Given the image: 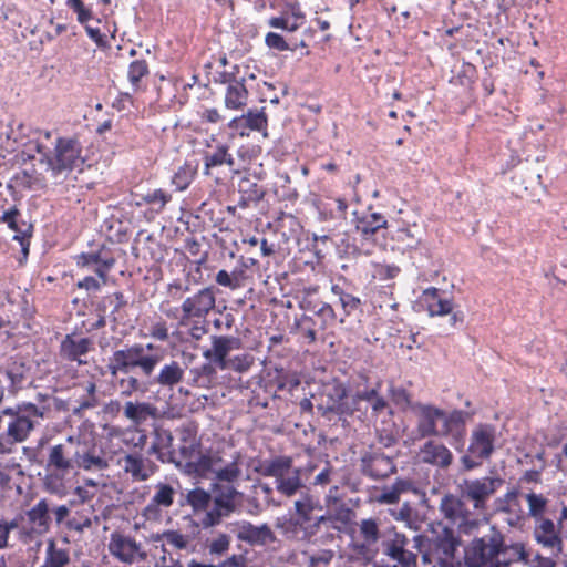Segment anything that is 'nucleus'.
Wrapping results in <instances>:
<instances>
[{
    "label": "nucleus",
    "mask_w": 567,
    "mask_h": 567,
    "mask_svg": "<svg viewBox=\"0 0 567 567\" xmlns=\"http://www.w3.org/2000/svg\"><path fill=\"white\" fill-rule=\"evenodd\" d=\"M243 121L251 131H261L267 126V116L264 109L260 111L249 110L246 114L238 116L234 124H238V122L240 123Z\"/></svg>",
    "instance_id": "obj_46"
},
{
    "label": "nucleus",
    "mask_w": 567,
    "mask_h": 567,
    "mask_svg": "<svg viewBox=\"0 0 567 567\" xmlns=\"http://www.w3.org/2000/svg\"><path fill=\"white\" fill-rule=\"evenodd\" d=\"M175 436L169 429L156 426L152 432V443L147 450L148 455H154L163 464H173L187 476H206L214 470L218 462V452L205 451L195 462H185L188 450L185 446H174Z\"/></svg>",
    "instance_id": "obj_5"
},
{
    "label": "nucleus",
    "mask_w": 567,
    "mask_h": 567,
    "mask_svg": "<svg viewBox=\"0 0 567 567\" xmlns=\"http://www.w3.org/2000/svg\"><path fill=\"white\" fill-rule=\"evenodd\" d=\"M300 307L311 315H302L295 319L293 328L307 344L318 339V332L333 327L337 313L332 306L324 301L303 300Z\"/></svg>",
    "instance_id": "obj_10"
},
{
    "label": "nucleus",
    "mask_w": 567,
    "mask_h": 567,
    "mask_svg": "<svg viewBox=\"0 0 567 567\" xmlns=\"http://www.w3.org/2000/svg\"><path fill=\"white\" fill-rule=\"evenodd\" d=\"M7 227L13 231L12 239L19 243L23 255L28 256L30 240L33 236V225L22 218V213L18 204H16L12 214L10 215Z\"/></svg>",
    "instance_id": "obj_26"
},
{
    "label": "nucleus",
    "mask_w": 567,
    "mask_h": 567,
    "mask_svg": "<svg viewBox=\"0 0 567 567\" xmlns=\"http://www.w3.org/2000/svg\"><path fill=\"white\" fill-rule=\"evenodd\" d=\"M216 373V368L212 361L203 363L189 369L187 384L194 388L208 389L213 384Z\"/></svg>",
    "instance_id": "obj_38"
},
{
    "label": "nucleus",
    "mask_w": 567,
    "mask_h": 567,
    "mask_svg": "<svg viewBox=\"0 0 567 567\" xmlns=\"http://www.w3.org/2000/svg\"><path fill=\"white\" fill-rule=\"evenodd\" d=\"M416 431L421 437H450V444L462 452L465 445L466 421L470 413L453 410L450 413L432 404L416 405Z\"/></svg>",
    "instance_id": "obj_6"
},
{
    "label": "nucleus",
    "mask_w": 567,
    "mask_h": 567,
    "mask_svg": "<svg viewBox=\"0 0 567 567\" xmlns=\"http://www.w3.org/2000/svg\"><path fill=\"white\" fill-rule=\"evenodd\" d=\"M497 512L504 515L503 520L511 527L519 528L524 525L525 513L518 501V491L511 489L496 502Z\"/></svg>",
    "instance_id": "obj_23"
},
{
    "label": "nucleus",
    "mask_w": 567,
    "mask_h": 567,
    "mask_svg": "<svg viewBox=\"0 0 567 567\" xmlns=\"http://www.w3.org/2000/svg\"><path fill=\"white\" fill-rule=\"evenodd\" d=\"M389 395L393 403L400 408H405L410 404V395L403 386L390 385Z\"/></svg>",
    "instance_id": "obj_60"
},
{
    "label": "nucleus",
    "mask_w": 567,
    "mask_h": 567,
    "mask_svg": "<svg viewBox=\"0 0 567 567\" xmlns=\"http://www.w3.org/2000/svg\"><path fill=\"white\" fill-rule=\"evenodd\" d=\"M354 225L362 238L368 240L380 229L386 228L388 220L381 213L363 212L361 215L355 214Z\"/></svg>",
    "instance_id": "obj_30"
},
{
    "label": "nucleus",
    "mask_w": 567,
    "mask_h": 567,
    "mask_svg": "<svg viewBox=\"0 0 567 567\" xmlns=\"http://www.w3.org/2000/svg\"><path fill=\"white\" fill-rule=\"evenodd\" d=\"M215 281L219 286L229 288L231 290L240 288V284L236 281L235 276H231L230 272L225 269H221L216 274Z\"/></svg>",
    "instance_id": "obj_63"
},
{
    "label": "nucleus",
    "mask_w": 567,
    "mask_h": 567,
    "mask_svg": "<svg viewBox=\"0 0 567 567\" xmlns=\"http://www.w3.org/2000/svg\"><path fill=\"white\" fill-rule=\"evenodd\" d=\"M92 341L89 338L75 339L73 334H66L60 343V357L68 361L78 362L79 365L86 361L81 358L90 352Z\"/></svg>",
    "instance_id": "obj_27"
},
{
    "label": "nucleus",
    "mask_w": 567,
    "mask_h": 567,
    "mask_svg": "<svg viewBox=\"0 0 567 567\" xmlns=\"http://www.w3.org/2000/svg\"><path fill=\"white\" fill-rule=\"evenodd\" d=\"M48 409L30 401H21L2 409L6 427L0 432V457L17 452L18 444L29 440L45 417Z\"/></svg>",
    "instance_id": "obj_7"
},
{
    "label": "nucleus",
    "mask_w": 567,
    "mask_h": 567,
    "mask_svg": "<svg viewBox=\"0 0 567 567\" xmlns=\"http://www.w3.org/2000/svg\"><path fill=\"white\" fill-rule=\"evenodd\" d=\"M455 525L461 534L470 536L478 529L480 520L473 517L472 513L468 511L467 515L461 518Z\"/></svg>",
    "instance_id": "obj_55"
},
{
    "label": "nucleus",
    "mask_w": 567,
    "mask_h": 567,
    "mask_svg": "<svg viewBox=\"0 0 567 567\" xmlns=\"http://www.w3.org/2000/svg\"><path fill=\"white\" fill-rule=\"evenodd\" d=\"M502 484L503 480L491 476L464 480L461 484L462 495L472 501L475 508L481 509Z\"/></svg>",
    "instance_id": "obj_18"
},
{
    "label": "nucleus",
    "mask_w": 567,
    "mask_h": 567,
    "mask_svg": "<svg viewBox=\"0 0 567 567\" xmlns=\"http://www.w3.org/2000/svg\"><path fill=\"white\" fill-rule=\"evenodd\" d=\"M162 538L171 546L177 549H185L188 545V539L178 530H166L162 534Z\"/></svg>",
    "instance_id": "obj_57"
},
{
    "label": "nucleus",
    "mask_w": 567,
    "mask_h": 567,
    "mask_svg": "<svg viewBox=\"0 0 567 567\" xmlns=\"http://www.w3.org/2000/svg\"><path fill=\"white\" fill-rule=\"evenodd\" d=\"M51 507L47 498H41L25 512L27 524L21 528V535L29 540L47 534L51 528Z\"/></svg>",
    "instance_id": "obj_19"
},
{
    "label": "nucleus",
    "mask_w": 567,
    "mask_h": 567,
    "mask_svg": "<svg viewBox=\"0 0 567 567\" xmlns=\"http://www.w3.org/2000/svg\"><path fill=\"white\" fill-rule=\"evenodd\" d=\"M347 396L348 386L340 380L333 379L323 384L322 391L317 398L318 413L330 422H346L347 414L350 412L349 408L343 404V399Z\"/></svg>",
    "instance_id": "obj_13"
},
{
    "label": "nucleus",
    "mask_w": 567,
    "mask_h": 567,
    "mask_svg": "<svg viewBox=\"0 0 567 567\" xmlns=\"http://www.w3.org/2000/svg\"><path fill=\"white\" fill-rule=\"evenodd\" d=\"M150 69L145 60H134L128 65L127 79L134 90H138L141 81L144 76L148 75Z\"/></svg>",
    "instance_id": "obj_45"
},
{
    "label": "nucleus",
    "mask_w": 567,
    "mask_h": 567,
    "mask_svg": "<svg viewBox=\"0 0 567 567\" xmlns=\"http://www.w3.org/2000/svg\"><path fill=\"white\" fill-rule=\"evenodd\" d=\"M123 414L134 425L138 426L148 419L155 417L157 408L148 402L127 401L123 406Z\"/></svg>",
    "instance_id": "obj_34"
},
{
    "label": "nucleus",
    "mask_w": 567,
    "mask_h": 567,
    "mask_svg": "<svg viewBox=\"0 0 567 567\" xmlns=\"http://www.w3.org/2000/svg\"><path fill=\"white\" fill-rule=\"evenodd\" d=\"M109 551L113 557L128 565L137 561H144L147 558V554L143 549L141 543H137L134 538L118 532L111 534Z\"/></svg>",
    "instance_id": "obj_17"
},
{
    "label": "nucleus",
    "mask_w": 567,
    "mask_h": 567,
    "mask_svg": "<svg viewBox=\"0 0 567 567\" xmlns=\"http://www.w3.org/2000/svg\"><path fill=\"white\" fill-rule=\"evenodd\" d=\"M165 349L154 343H133L115 350L110 358L107 370L112 377L118 373L136 372L147 380L150 385L173 391L179 386L186 375L187 365L184 362L169 360L164 362Z\"/></svg>",
    "instance_id": "obj_2"
},
{
    "label": "nucleus",
    "mask_w": 567,
    "mask_h": 567,
    "mask_svg": "<svg viewBox=\"0 0 567 567\" xmlns=\"http://www.w3.org/2000/svg\"><path fill=\"white\" fill-rule=\"evenodd\" d=\"M254 362L255 359L250 353H241L228 359L225 363V370L229 369L235 372L244 373L251 368Z\"/></svg>",
    "instance_id": "obj_49"
},
{
    "label": "nucleus",
    "mask_w": 567,
    "mask_h": 567,
    "mask_svg": "<svg viewBox=\"0 0 567 567\" xmlns=\"http://www.w3.org/2000/svg\"><path fill=\"white\" fill-rule=\"evenodd\" d=\"M75 260L79 267L95 266L94 272L102 278L103 281H105L107 272L115 264L114 257L105 246H101L95 251L81 252L75 257Z\"/></svg>",
    "instance_id": "obj_25"
},
{
    "label": "nucleus",
    "mask_w": 567,
    "mask_h": 567,
    "mask_svg": "<svg viewBox=\"0 0 567 567\" xmlns=\"http://www.w3.org/2000/svg\"><path fill=\"white\" fill-rule=\"evenodd\" d=\"M360 535L363 538L364 543L362 545H358V549H364L368 546L375 544L380 538V530L375 519L367 518L362 519L360 525Z\"/></svg>",
    "instance_id": "obj_43"
},
{
    "label": "nucleus",
    "mask_w": 567,
    "mask_h": 567,
    "mask_svg": "<svg viewBox=\"0 0 567 567\" xmlns=\"http://www.w3.org/2000/svg\"><path fill=\"white\" fill-rule=\"evenodd\" d=\"M65 4L76 13L79 23L84 27L93 18L92 11L85 8L83 0H66Z\"/></svg>",
    "instance_id": "obj_53"
},
{
    "label": "nucleus",
    "mask_w": 567,
    "mask_h": 567,
    "mask_svg": "<svg viewBox=\"0 0 567 567\" xmlns=\"http://www.w3.org/2000/svg\"><path fill=\"white\" fill-rule=\"evenodd\" d=\"M322 526H326L327 528L336 529V530H339V532L341 530V526L336 525L332 512L329 511V509L326 511L321 515H316V519H315V522L312 524V527H311L312 528L311 539L315 536H317V534L320 532Z\"/></svg>",
    "instance_id": "obj_50"
},
{
    "label": "nucleus",
    "mask_w": 567,
    "mask_h": 567,
    "mask_svg": "<svg viewBox=\"0 0 567 567\" xmlns=\"http://www.w3.org/2000/svg\"><path fill=\"white\" fill-rule=\"evenodd\" d=\"M496 427L493 424L480 423L471 432L468 446L461 456L462 468L473 471L488 461L495 452Z\"/></svg>",
    "instance_id": "obj_11"
},
{
    "label": "nucleus",
    "mask_w": 567,
    "mask_h": 567,
    "mask_svg": "<svg viewBox=\"0 0 567 567\" xmlns=\"http://www.w3.org/2000/svg\"><path fill=\"white\" fill-rule=\"evenodd\" d=\"M228 150L227 145L218 144L212 152L204 154V173L206 175H210L213 168L223 165H227L230 171L237 172L235 169V158Z\"/></svg>",
    "instance_id": "obj_33"
},
{
    "label": "nucleus",
    "mask_w": 567,
    "mask_h": 567,
    "mask_svg": "<svg viewBox=\"0 0 567 567\" xmlns=\"http://www.w3.org/2000/svg\"><path fill=\"white\" fill-rule=\"evenodd\" d=\"M230 547V536L225 533H220L215 539L208 545L210 555L221 556L228 551Z\"/></svg>",
    "instance_id": "obj_54"
},
{
    "label": "nucleus",
    "mask_w": 567,
    "mask_h": 567,
    "mask_svg": "<svg viewBox=\"0 0 567 567\" xmlns=\"http://www.w3.org/2000/svg\"><path fill=\"white\" fill-rule=\"evenodd\" d=\"M439 509L443 517L455 525L470 511L466 504L453 494H446L441 498Z\"/></svg>",
    "instance_id": "obj_35"
},
{
    "label": "nucleus",
    "mask_w": 567,
    "mask_h": 567,
    "mask_svg": "<svg viewBox=\"0 0 567 567\" xmlns=\"http://www.w3.org/2000/svg\"><path fill=\"white\" fill-rule=\"evenodd\" d=\"M154 494L150 503L143 511L146 519H157L161 516V509L171 507L174 504L176 489L173 485L164 482H158L154 486Z\"/></svg>",
    "instance_id": "obj_24"
},
{
    "label": "nucleus",
    "mask_w": 567,
    "mask_h": 567,
    "mask_svg": "<svg viewBox=\"0 0 567 567\" xmlns=\"http://www.w3.org/2000/svg\"><path fill=\"white\" fill-rule=\"evenodd\" d=\"M238 206L241 209H246L252 205L256 206L264 199L266 188L250 176H244L238 182Z\"/></svg>",
    "instance_id": "obj_29"
},
{
    "label": "nucleus",
    "mask_w": 567,
    "mask_h": 567,
    "mask_svg": "<svg viewBox=\"0 0 567 567\" xmlns=\"http://www.w3.org/2000/svg\"><path fill=\"white\" fill-rule=\"evenodd\" d=\"M243 455L235 452L231 460L224 464L218 452V462L206 476H192L193 478H212L209 489L195 487L186 494L185 501L197 517L195 525L202 529H209L221 524L237 509L236 501L243 494L237 489V483L243 475Z\"/></svg>",
    "instance_id": "obj_1"
},
{
    "label": "nucleus",
    "mask_w": 567,
    "mask_h": 567,
    "mask_svg": "<svg viewBox=\"0 0 567 567\" xmlns=\"http://www.w3.org/2000/svg\"><path fill=\"white\" fill-rule=\"evenodd\" d=\"M332 512L336 525L342 527L349 525L352 520L353 511L344 503H340Z\"/></svg>",
    "instance_id": "obj_56"
},
{
    "label": "nucleus",
    "mask_w": 567,
    "mask_h": 567,
    "mask_svg": "<svg viewBox=\"0 0 567 567\" xmlns=\"http://www.w3.org/2000/svg\"><path fill=\"white\" fill-rule=\"evenodd\" d=\"M187 567H248V559L245 555H231L218 565L199 563L196 559H192Z\"/></svg>",
    "instance_id": "obj_48"
},
{
    "label": "nucleus",
    "mask_w": 567,
    "mask_h": 567,
    "mask_svg": "<svg viewBox=\"0 0 567 567\" xmlns=\"http://www.w3.org/2000/svg\"><path fill=\"white\" fill-rule=\"evenodd\" d=\"M118 463L133 482L147 481L158 468L152 460L144 457L138 452L125 454Z\"/></svg>",
    "instance_id": "obj_21"
},
{
    "label": "nucleus",
    "mask_w": 567,
    "mask_h": 567,
    "mask_svg": "<svg viewBox=\"0 0 567 567\" xmlns=\"http://www.w3.org/2000/svg\"><path fill=\"white\" fill-rule=\"evenodd\" d=\"M527 559L525 545L522 542L506 543L505 535L495 526L464 547L466 567H511Z\"/></svg>",
    "instance_id": "obj_4"
},
{
    "label": "nucleus",
    "mask_w": 567,
    "mask_h": 567,
    "mask_svg": "<svg viewBox=\"0 0 567 567\" xmlns=\"http://www.w3.org/2000/svg\"><path fill=\"white\" fill-rule=\"evenodd\" d=\"M525 499L528 505V516L534 522L546 518L544 514L547 511L548 499L543 494L530 492L525 495Z\"/></svg>",
    "instance_id": "obj_42"
},
{
    "label": "nucleus",
    "mask_w": 567,
    "mask_h": 567,
    "mask_svg": "<svg viewBox=\"0 0 567 567\" xmlns=\"http://www.w3.org/2000/svg\"><path fill=\"white\" fill-rule=\"evenodd\" d=\"M475 68L471 63H464L461 71L451 79V83L466 86L472 82Z\"/></svg>",
    "instance_id": "obj_59"
},
{
    "label": "nucleus",
    "mask_w": 567,
    "mask_h": 567,
    "mask_svg": "<svg viewBox=\"0 0 567 567\" xmlns=\"http://www.w3.org/2000/svg\"><path fill=\"white\" fill-rule=\"evenodd\" d=\"M238 538L251 545H267L276 539L274 532L267 524L255 526L249 522L241 525Z\"/></svg>",
    "instance_id": "obj_32"
},
{
    "label": "nucleus",
    "mask_w": 567,
    "mask_h": 567,
    "mask_svg": "<svg viewBox=\"0 0 567 567\" xmlns=\"http://www.w3.org/2000/svg\"><path fill=\"white\" fill-rule=\"evenodd\" d=\"M408 544L405 534L399 533L394 527L390 528L383 536L381 547L383 555L395 564L374 561L371 567H417V555L406 549Z\"/></svg>",
    "instance_id": "obj_14"
},
{
    "label": "nucleus",
    "mask_w": 567,
    "mask_h": 567,
    "mask_svg": "<svg viewBox=\"0 0 567 567\" xmlns=\"http://www.w3.org/2000/svg\"><path fill=\"white\" fill-rule=\"evenodd\" d=\"M245 79L234 80L227 86L225 94V105L227 109L240 110L247 104L248 91L245 86Z\"/></svg>",
    "instance_id": "obj_39"
},
{
    "label": "nucleus",
    "mask_w": 567,
    "mask_h": 567,
    "mask_svg": "<svg viewBox=\"0 0 567 567\" xmlns=\"http://www.w3.org/2000/svg\"><path fill=\"white\" fill-rule=\"evenodd\" d=\"M241 347V340L233 336H212V348L204 351L203 355L212 361L220 370H225L228 354Z\"/></svg>",
    "instance_id": "obj_22"
},
{
    "label": "nucleus",
    "mask_w": 567,
    "mask_h": 567,
    "mask_svg": "<svg viewBox=\"0 0 567 567\" xmlns=\"http://www.w3.org/2000/svg\"><path fill=\"white\" fill-rule=\"evenodd\" d=\"M176 436L179 442L178 446H185L188 450L185 462H195V460L202 454L200 443L196 439V430L189 424L178 426L176 430ZM205 452H203L204 454Z\"/></svg>",
    "instance_id": "obj_36"
},
{
    "label": "nucleus",
    "mask_w": 567,
    "mask_h": 567,
    "mask_svg": "<svg viewBox=\"0 0 567 567\" xmlns=\"http://www.w3.org/2000/svg\"><path fill=\"white\" fill-rule=\"evenodd\" d=\"M27 147L37 152L39 163L45 166V172L54 179H65L72 171L80 168L84 163L83 147L76 136L56 137L53 148L38 140L30 141Z\"/></svg>",
    "instance_id": "obj_8"
},
{
    "label": "nucleus",
    "mask_w": 567,
    "mask_h": 567,
    "mask_svg": "<svg viewBox=\"0 0 567 567\" xmlns=\"http://www.w3.org/2000/svg\"><path fill=\"white\" fill-rule=\"evenodd\" d=\"M561 529L553 519L544 518L535 522L533 536L538 545L557 557L564 549V539L560 536Z\"/></svg>",
    "instance_id": "obj_20"
},
{
    "label": "nucleus",
    "mask_w": 567,
    "mask_h": 567,
    "mask_svg": "<svg viewBox=\"0 0 567 567\" xmlns=\"http://www.w3.org/2000/svg\"><path fill=\"white\" fill-rule=\"evenodd\" d=\"M216 306V292L214 287H204L196 293L184 299L181 306L182 316L178 322L181 327L188 326L192 319L205 320L207 315Z\"/></svg>",
    "instance_id": "obj_15"
},
{
    "label": "nucleus",
    "mask_w": 567,
    "mask_h": 567,
    "mask_svg": "<svg viewBox=\"0 0 567 567\" xmlns=\"http://www.w3.org/2000/svg\"><path fill=\"white\" fill-rule=\"evenodd\" d=\"M150 336L157 341H167L169 338L168 327L165 320L159 319L153 322L148 330Z\"/></svg>",
    "instance_id": "obj_61"
},
{
    "label": "nucleus",
    "mask_w": 567,
    "mask_h": 567,
    "mask_svg": "<svg viewBox=\"0 0 567 567\" xmlns=\"http://www.w3.org/2000/svg\"><path fill=\"white\" fill-rule=\"evenodd\" d=\"M341 307L343 309L344 316H351L355 310L360 309L362 301L359 297H355L351 293H348L340 300Z\"/></svg>",
    "instance_id": "obj_62"
},
{
    "label": "nucleus",
    "mask_w": 567,
    "mask_h": 567,
    "mask_svg": "<svg viewBox=\"0 0 567 567\" xmlns=\"http://www.w3.org/2000/svg\"><path fill=\"white\" fill-rule=\"evenodd\" d=\"M392 239L402 251L416 250L422 244V231L416 225L401 227L393 234Z\"/></svg>",
    "instance_id": "obj_37"
},
{
    "label": "nucleus",
    "mask_w": 567,
    "mask_h": 567,
    "mask_svg": "<svg viewBox=\"0 0 567 567\" xmlns=\"http://www.w3.org/2000/svg\"><path fill=\"white\" fill-rule=\"evenodd\" d=\"M391 516L399 522H404L412 527V507L409 503H404L399 509H392Z\"/></svg>",
    "instance_id": "obj_64"
},
{
    "label": "nucleus",
    "mask_w": 567,
    "mask_h": 567,
    "mask_svg": "<svg viewBox=\"0 0 567 567\" xmlns=\"http://www.w3.org/2000/svg\"><path fill=\"white\" fill-rule=\"evenodd\" d=\"M426 540L429 542L430 550L436 556L437 563L442 567L453 564L457 548L461 545V539L455 535L453 528L439 524L436 528L432 529V537L430 539L422 535L414 536V547L421 550Z\"/></svg>",
    "instance_id": "obj_12"
},
{
    "label": "nucleus",
    "mask_w": 567,
    "mask_h": 567,
    "mask_svg": "<svg viewBox=\"0 0 567 567\" xmlns=\"http://www.w3.org/2000/svg\"><path fill=\"white\" fill-rule=\"evenodd\" d=\"M360 472L371 480H384L396 472V465L393 456L380 449H370L360 458Z\"/></svg>",
    "instance_id": "obj_16"
},
{
    "label": "nucleus",
    "mask_w": 567,
    "mask_h": 567,
    "mask_svg": "<svg viewBox=\"0 0 567 567\" xmlns=\"http://www.w3.org/2000/svg\"><path fill=\"white\" fill-rule=\"evenodd\" d=\"M323 506L320 498L311 491L303 493L293 502L292 508L288 516H284L277 526L288 538H299L310 542L312 533V524L316 519L315 512L322 511Z\"/></svg>",
    "instance_id": "obj_9"
},
{
    "label": "nucleus",
    "mask_w": 567,
    "mask_h": 567,
    "mask_svg": "<svg viewBox=\"0 0 567 567\" xmlns=\"http://www.w3.org/2000/svg\"><path fill=\"white\" fill-rule=\"evenodd\" d=\"M338 252L341 257L355 258L360 255V249L355 245L354 239L349 235H344L337 244Z\"/></svg>",
    "instance_id": "obj_51"
},
{
    "label": "nucleus",
    "mask_w": 567,
    "mask_h": 567,
    "mask_svg": "<svg viewBox=\"0 0 567 567\" xmlns=\"http://www.w3.org/2000/svg\"><path fill=\"white\" fill-rule=\"evenodd\" d=\"M423 463L441 468L449 467L453 462L452 452L443 444L435 441H427L420 450Z\"/></svg>",
    "instance_id": "obj_28"
},
{
    "label": "nucleus",
    "mask_w": 567,
    "mask_h": 567,
    "mask_svg": "<svg viewBox=\"0 0 567 567\" xmlns=\"http://www.w3.org/2000/svg\"><path fill=\"white\" fill-rule=\"evenodd\" d=\"M196 169L192 164L185 163L172 176V184L177 190H185L194 179Z\"/></svg>",
    "instance_id": "obj_44"
},
{
    "label": "nucleus",
    "mask_w": 567,
    "mask_h": 567,
    "mask_svg": "<svg viewBox=\"0 0 567 567\" xmlns=\"http://www.w3.org/2000/svg\"><path fill=\"white\" fill-rule=\"evenodd\" d=\"M292 458L289 456L280 455L270 461H267L261 466V474L267 477H274L275 481L291 473Z\"/></svg>",
    "instance_id": "obj_40"
},
{
    "label": "nucleus",
    "mask_w": 567,
    "mask_h": 567,
    "mask_svg": "<svg viewBox=\"0 0 567 567\" xmlns=\"http://www.w3.org/2000/svg\"><path fill=\"white\" fill-rule=\"evenodd\" d=\"M424 295L429 301L427 309L431 316H444L452 312V300L441 298L439 289L434 287L427 288Z\"/></svg>",
    "instance_id": "obj_41"
},
{
    "label": "nucleus",
    "mask_w": 567,
    "mask_h": 567,
    "mask_svg": "<svg viewBox=\"0 0 567 567\" xmlns=\"http://www.w3.org/2000/svg\"><path fill=\"white\" fill-rule=\"evenodd\" d=\"M43 467L45 491L51 494H61L65 488L64 481L69 475L79 470L104 471L109 467V462L91 440L78 434L70 435L63 442L49 446Z\"/></svg>",
    "instance_id": "obj_3"
},
{
    "label": "nucleus",
    "mask_w": 567,
    "mask_h": 567,
    "mask_svg": "<svg viewBox=\"0 0 567 567\" xmlns=\"http://www.w3.org/2000/svg\"><path fill=\"white\" fill-rule=\"evenodd\" d=\"M172 199V196L165 190L158 188L141 197V200L136 205L147 204L151 205L155 210H162L165 205Z\"/></svg>",
    "instance_id": "obj_47"
},
{
    "label": "nucleus",
    "mask_w": 567,
    "mask_h": 567,
    "mask_svg": "<svg viewBox=\"0 0 567 567\" xmlns=\"http://www.w3.org/2000/svg\"><path fill=\"white\" fill-rule=\"evenodd\" d=\"M275 489L286 498L300 496L303 491H310L301 477V468L295 467L291 473L275 481Z\"/></svg>",
    "instance_id": "obj_31"
},
{
    "label": "nucleus",
    "mask_w": 567,
    "mask_h": 567,
    "mask_svg": "<svg viewBox=\"0 0 567 567\" xmlns=\"http://www.w3.org/2000/svg\"><path fill=\"white\" fill-rule=\"evenodd\" d=\"M265 44L276 51H295L296 48H292L285 38L276 32H268L265 37Z\"/></svg>",
    "instance_id": "obj_52"
},
{
    "label": "nucleus",
    "mask_w": 567,
    "mask_h": 567,
    "mask_svg": "<svg viewBox=\"0 0 567 567\" xmlns=\"http://www.w3.org/2000/svg\"><path fill=\"white\" fill-rule=\"evenodd\" d=\"M132 373L126 380H122L121 384H126L127 388L131 389V391L142 392L144 393L147 391V389L151 386L147 383L146 379H143L138 373L136 372H128L127 374Z\"/></svg>",
    "instance_id": "obj_58"
}]
</instances>
